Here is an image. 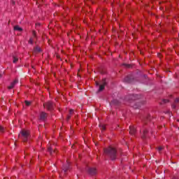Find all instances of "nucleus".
<instances>
[{
	"label": "nucleus",
	"instance_id": "1",
	"mask_svg": "<svg viewBox=\"0 0 179 179\" xmlns=\"http://www.w3.org/2000/svg\"><path fill=\"white\" fill-rule=\"evenodd\" d=\"M103 153L108 157H110L111 160H115L117 159V149L115 148L109 146L103 150Z\"/></svg>",
	"mask_w": 179,
	"mask_h": 179
},
{
	"label": "nucleus",
	"instance_id": "2",
	"mask_svg": "<svg viewBox=\"0 0 179 179\" xmlns=\"http://www.w3.org/2000/svg\"><path fill=\"white\" fill-rule=\"evenodd\" d=\"M19 137L23 142H28L29 139H30V131L23 129L20 131Z\"/></svg>",
	"mask_w": 179,
	"mask_h": 179
},
{
	"label": "nucleus",
	"instance_id": "3",
	"mask_svg": "<svg viewBox=\"0 0 179 179\" xmlns=\"http://www.w3.org/2000/svg\"><path fill=\"white\" fill-rule=\"evenodd\" d=\"M54 102L49 101L43 103L44 108H46L48 111H52L54 110Z\"/></svg>",
	"mask_w": 179,
	"mask_h": 179
},
{
	"label": "nucleus",
	"instance_id": "4",
	"mask_svg": "<svg viewBox=\"0 0 179 179\" xmlns=\"http://www.w3.org/2000/svg\"><path fill=\"white\" fill-rule=\"evenodd\" d=\"M38 40L37 32L36 31H32V36L29 38V44H34Z\"/></svg>",
	"mask_w": 179,
	"mask_h": 179
},
{
	"label": "nucleus",
	"instance_id": "5",
	"mask_svg": "<svg viewBox=\"0 0 179 179\" xmlns=\"http://www.w3.org/2000/svg\"><path fill=\"white\" fill-rule=\"evenodd\" d=\"M87 171L90 176H96V174H97V169L95 167H89L87 168Z\"/></svg>",
	"mask_w": 179,
	"mask_h": 179
},
{
	"label": "nucleus",
	"instance_id": "6",
	"mask_svg": "<svg viewBox=\"0 0 179 179\" xmlns=\"http://www.w3.org/2000/svg\"><path fill=\"white\" fill-rule=\"evenodd\" d=\"M17 83H19V80H17V78H15L11 83L10 85L8 87V89L9 90H10V89H13V87H15V86H16V85H17Z\"/></svg>",
	"mask_w": 179,
	"mask_h": 179
},
{
	"label": "nucleus",
	"instance_id": "7",
	"mask_svg": "<svg viewBox=\"0 0 179 179\" xmlns=\"http://www.w3.org/2000/svg\"><path fill=\"white\" fill-rule=\"evenodd\" d=\"M148 132H149V131H148V129H143V133L141 134V138L142 139H146V138H148Z\"/></svg>",
	"mask_w": 179,
	"mask_h": 179
},
{
	"label": "nucleus",
	"instance_id": "8",
	"mask_svg": "<svg viewBox=\"0 0 179 179\" xmlns=\"http://www.w3.org/2000/svg\"><path fill=\"white\" fill-rule=\"evenodd\" d=\"M129 134L130 135H133V136H135L136 134V129L134 126H130L129 127Z\"/></svg>",
	"mask_w": 179,
	"mask_h": 179
},
{
	"label": "nucleus",
	"instance_id": "9",
	"mask_svg": "<svg viewBox=\"0 0 179 179\" xmlns=\"http://www.w3.org/2000/svg\"><path fill=\"white\" fill-rule=\"evenodd\" d=\"M71 169L69 163H67L66 166H64L62 168V173H64V174H66V171H68Z\"/></svg>",
	"mask_w": 179,
	"mask_h": 179
},
{
	"label": "nucleus",
	"instance_id": "10",
	"mask_svg": "<svg viewBox=\"0 0 179 179\" xmlns=\"http://www.w3.org/2000/svg\"><path fill=\"white\" fill-rule=\"evenodd\" d=\"M106 78H103L102 80V85H99V92H102V90H104L105 87H106Z\"/></svg>",
	"mask_w": 179,
	"mask_h": 179
},
{
	"label": "nucleus",
	"instance_id": "11",
	"mask_svg": "<svg viewBox=\"0 0 179 179\" xmlns=\"http://www.w3.org/2000/svg\"><path fill=\"white\" fill-rule=\"evenodd\" d=\"M40 117L41 120L42 121H44L47 118V117H48V114H47L45 112H41Z\"/></svg>",
	"mask_w": 179,
	"mask_h": 179
},
{
	"label": "nucleus",
	"instance_id": "12",
	"mask_svg": "<svg viewBox=\"0 0 179 179\" xmlns=\"http://www.w3.org/2000/svg\"><path fill=\"white\" fill-rule=\"evenodd\" d=\"M34 52H41V48L39 46H36L34 48Z\"/></svg>",
	"mask_w": 179,
	"mask_h": 179
},
{
	"label": "nucleus",
	"instance_id": "13",
	"mask_svg": "<svg viewBox=\"0 0 179 179\" xmlns=\"http://www.w3.org/2000/svg\"><path fill=\"white\" fill-rule=\"evenodd\" d=\"M14 30H15L16 31H23V29H22V27H19V25H15L14 27Z\"/></svg>",
	"mask_w": 179,
	"mask_h": 179
},
{
	"label": "nucleus",
	"instance_id": "14",
	"mask_svg": "<svg viewBox=\"0 0 179 179\" xmlns=\"http://www.w3.org/2000/svg\"><path fill=\"white\" fill-rule=\"evenodd\" d=\"M110 104H114V106H118V104H120V102L117 99H113L111 101Z\"/></svg>",
	"mask_w": 179,
	"mask_h": 179
},
{
	"label": "nucleus",
	"instance_id": "15",
	"mask_svg": "<svg viewBox=\"0 0 179 179\" xmlns=\"http://www.w3.org/2000/svg\"><path fill=\"white\" fill-rule=\"evenodd\" d=\"M54 148L51 145H48V152H49L50 153V155H52V150H53Z\"/></svg>",
	"mask_w": 179,
	"mask_h": 179
},
{
	"label": "nucleus",
	"instance_id": "16",
	"mask_svg": "<svg viewBox=\"0 0 179 179\" xmlns=\"http://www.w3.org/2000/svg\"><path fill=\"white\" fill-rule=\"evenodd\" d=\"M135 100H136L135 95H130V98L128 99L130 102Z\"/></svg>",
	"mask_w": 179,
	"mask_h": 179
},
{
	"label": "nucleus",
	"instance_id": "17",
	"mask_svg": "<svg viewBox=\"0 0 179 179\" xmlns=\"http://www.w3.org/2000/svg\"><path fill=\"white\" fill-rule=\"evenodd\" d=\"M100 129L101 130L103 131H106V124H99Z\"/></svg>",
	"mask_w": 179,
	"mask_h": 179
},
{
	"label": "nucleus",
	"instance_id": "18",
	"mask_svg": "<svg viewBox=\"0 0 179 179\" xmlns=\"http://www.w3.org/2000/svg\"><path fill=\"white\" fill-rule=\"evenodd\" d=\"M13 64H16V62L19 61V58H17L16 56L13 57Z\"/></svg>",
	"mask_w": 179,
	"mask_h": 179
},
{
	"label": "nucleus",
	"instance_id": "19",
	"mask_svg": "<svg viewBox=\"0 0 179 179\" xmlns=\"http://www.w3.org/2000/svg\"><path fill=\"white\" fill-rule=\"evenodd\" d=\"M0 132H1L2 134L5 132V128H3V127L2 126H0Z\"/></svg>",
	"mask_w": 179,
	"mask_h": 179
},
{
	"label": "nucleus",
	"instance_id": "20",
	"mask_svg": "<svg viewBox=\"0 0 179 179\" xmlns=\"http://www.w3.org/2000/svg\"><path fill=\"white\" fill-rule=\"evenodd\" d=\"M30 104H31V101H25V105L29 107V106H30Z\"/></svg>",
	"mask_w": 179,
	"mask_h": 179
},
{
	"label": "nucleus",
	"instance_id": "21",
	"mask_svg": "<svg viewBox=\"0 0 179 179\" xmlns=\"http://www.w3.org/2000/svg\"><path fill=\"white\" fill-rule=\"evenodd\" d=\"M157 149H158L159 152L160 153V152H162V150H163L164 148H163V146H159L157 148Z\"/></svg>",
	"mask_w": 179,
	"mask_h": 179
},
{
	"label": "nucleus",
	"instance_id": "22",
	"mask_svg": "<svg viewBox=\"0 0 179 179\" xmlns=\"http://www.w3.org/2000/svg\"><path fill=\"white\" fill-rule=\"evenodd\" d=\"M124 81L129 83V82H130V81H129V76L126 77V78H124Z\"/></svg>",
	"mask_w": 179,
	"mask_h": 179
},
{
	"label": "nucleus",
	"instance_id": "23",
	"mask_svg": "<svg viewBox=\"0 0 179 179\" xmlns=\"http://www.w3.org/2000/svg\"><path fill=\"white\" fill-rule=\"evenodd\" d=\"M69 114H70L71 115H72V114H73V109H70V110H69Z\"/></svg>",
	"mask_w": 179,
	"mask_h": 179
},
{
	"label": "nucleus",
	"instance_id": "24",
	"mask_svg": "<svg viewBox=\"0 0 179 179\" xmlns=\"http://www.w3.org/2000/svg\"><path fill=\"white\" fill-rule=\"evenodd\" d=\"M71 117H72L71 115H70V114L68 115H67V120H71Z\"/></svg>",
	"mask_w": 179,
	"mask_h": 179
},
{
	"label": "nucleus",
	"instance_id": "25",
	"mask_svg": "<svg viewBox=\"0 0 179 179\" xmlns=\"http://www.w3.org/2000/svg\"><path fill=\"white\" fill-rule=\"evenodd\" d=\"M175 103H179V98H176L175 99Z\"/></svg>",
	"mask_w": 179,
	"mask_h": 179
},
{
	"label": "nucleus",
	"instance_id": "26",
	"mask_svg": "<svg viewBox=\"0 0 179 179\" xmlns=\"http://www.w3.org/2000/svg\"><path fill=\"white\" fill-rule=\"evenodd\" d=\"M162 101L163 103H169V100L167 99H164Z\"/></svg>",
	"mask_w": 179,
	"mask_h": 179
},
{
	"label": "nucleus",
	"instance_id": "27",
	"mask_svg": "<svg viewBox=\"0 0 179 179\" xmlns=\"http://www.w3.org/2000/svg\"><path fill=\"white\" fill-rule=\"evenodd\" d=\"M147 121H150V115H148V116L147 117Z\"/></svg>",
	"mask_w": 179,
	"mask_h": 179
},
{
	"label": "nucleus",
	"instance_id": "28",
	"mask_svg": "<svg viewBox=\"0 0 179 179\" xmlns=\"http://www.w3.org/2000/svg\"><path fill=\"white\" fill-rule=\"evenodd\" d=\"M53 153H58V150L57 149H55L53 151Z\"/></svg>",
	"mask_w": 179,
	"mask_h": 179
},
{
	"label": "nucleus",
	"instance_id": "29",
	"mask_svg": "<svg viewBox=\"0 0 179 179\" xmlns=\"http://www.w3.org/2000/svg\"><path fill=\"white\" fill-rule=\"evenodd\" d=\"M172 179H178V176H176L172 178Z\"/></svg>",
	"mask_w": 179,
	"mask_h": 179
},
{
	"label": "nucleus",
	"instance_id": "30",
	"mask_svg": "<svg viewBox=\"0 0 179 179\" xmlns=\"http://www.w3.org/2000/svg\"><path fill=\"white\" fill-rule=\"evenodd\" d=\"M96 85H99V83L96 82Z\"/></svg>",
	"mask_w": 179,
	"mask_h": 179
},
{
	"label": "nucleus",
	"instance_id": "31",
	"mask_svg": "<svg viewBox=\"0 0 179 179\" xmlns=\"http://www.w3.org/2000/svg\"><path fill=\"white\" fill-rule=\"evenodd\" d=\"M177 122H179V119L177 120Z\"/></svg>",
	"mask_w": 179,
	"mask_h": 179
},
{
	"label": "nucleus",
	"instance_id": "32",
	"mask_svg": "<svg viewBox=\"0 0 179 179\" xmlns=\"http://www.w3.org/2000/svg\"><path fill=\"white\" fill-rule=\"evenodd\" d=\"M135 108H139V107H135Z\"/></svg>",
	"mask_w": 179,
	"mask_h": 179
},
{
	"label": "nucleus",
	"instance_id": "33",
	"mask_svg": "<svg viewBox=\"0 0 179 179\" xmlns=\"http://www.w3.org/2000/svg\"><path fill=\"white\" fill-rule=\"evenodd\" d=\"M4 179H6V178H4Z\"/></svg>",
	"mask_w": 179,
	"mask_h": 179
}]
</instances>
